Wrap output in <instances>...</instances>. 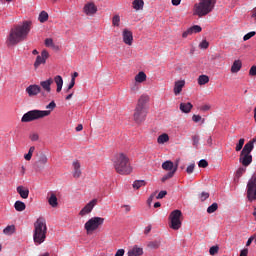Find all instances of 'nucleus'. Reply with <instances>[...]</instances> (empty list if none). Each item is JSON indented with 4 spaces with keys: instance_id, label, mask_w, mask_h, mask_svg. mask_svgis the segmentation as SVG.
<instances>
[{
    "instance_id": "obj_1",
    "label": "nucleus",
    "mask_w": 256,
    "mask_h": 256,
    "mask_svg": "<svg viewBox=\"0 0 256 256\" xmlns=\"http://www.w3.org/2000/svg\"><path fill=\"white\" fill-rule=\"evenodd\" d=\"M31 30V23L26 21L22 25L14 26L7 36L6 45L7 47H14L21 43V41H25L29 32Z\"/></svg>"
},
{
    "instance_id": "obj_2",
    "label": "nucleus",
    "mask_w": 256,
    "mask_h": 256,
    "mask_svg": "<svg viewBox=\"0 0 256 256\" xmlns=\"http://www.w3.org/2000/svg\"><path fill=\"white\" fill-rule=\"evenodd\" d=\"M114 168L120 175H129L133 168L130 165L128 156L124 153H117L113 159Z\"/></svg>"
},
{
    "instance_id": "obj_3",
    "label": "nucleus",
    "mask_w": 256,
    "mask_h": 256,
    "mask_svg": "<svg viewBox=\"0 0 256 256\" xmlns=\"http://www.w3.org/2000/svg\"><path fill=\"white\" fill-rule=\"evenodd\" d=\"M56 108V103L54 101L50 102L46 106V111L41 110H32L27 113H25L21 119L22 122H32L34 120L42 119L44 117H47L51 114V112Z\"/></svg>"
},
{
    "instance_id": "obj_4",
    "label": "nucleus",
    "mask_w": 256,
    "mask_h": 256,
    "mask_svg": "<svg viewBox=\"0 0 256 256\" xmlns=\"http://www.w3.org/2000/svg\"><path fill=\"white\" fill-rule=\"evenodd\" d=\"M47 235V224L46 220L42 217L38 218L34 223V234L33 239L35 244L41 245L45 242Z\"/></svg>"
},
{
    "instance_id": "obj_5",
    "label": "nucleus",
    "mask_w": 256,
    "mask_h": 256,
    "mask_svg": "<svg viewBox=\"0 0 256 256\" xmlns=\"http://www.w3.org/2000/svg\"><path fill=\"white\" fill-rule=\"evenodd\" d=\"M216 0H200L198 4L194 6V15L203 17L211 13L215 7Z\"/></svg>"
},
{
    "instance_id": "obj_6",
    "label": "nucleus",
    "mask_w": 256,
    "mask_h": 256,
    "mask_svg": "<svg viewBox=\"0 0 256 256\" xmlns=\"http://www.w3.org/2000/svg\"><path fill=\"white\" fill-rule=\"evenodd\" d=\"M253 152V146L252 144L244 145L242 148L240 155H239V163L243 167H249L253 162V155L251 154Z\"/></svg>"
},
{
    "instance_id": "obj_7",
    "label": "nucleus",
    "mask_w": 256,
    "mask_h": 256,
    "mask_svg": "<svg viewBox=\"0 0 256 256\" xmlns=\"http://www.w3.org/2000/svg\"><path fill=\"white\" fill-rule=\"evenodd\" d=\"M181 217H183V213L181 212V210H174L170 213L169 215L170 229L174 231H178L179 229H181V225H182Z\"/></svg>"
},
{
    "instance_id": "obj_8",
    "label": "nucleus",
    "mask_w": 256,
    "mask_h": 256,
    "mask_svg": "<svg viewBox=\"0 0 256 256\" xmlns=\"http://www.w3.org/2000/svg\"><path fill=\"white\" fill-rule=\"evenodd\" d=\"M103 223H104V218L92 217L85 223L84 228L87 234H90L97 231V229H99L100 225H103Z\"/></svg>"
},
{
    "instance_id": "obj_9",
    "label": "nucleus",
    "mask_w": 256,
    "mask_h": 256,
    "mask_svg": "<svg viewBox=\"0 0 256 256\" xmlns=\"http://www.w3.org/2000/svg\"><path fill=\"white\" fill-rule=\"evenodd\" d=\"M247 199L250 202L256 200V174L251 176L247 183Z\"/></svg>"
},
{
    "instance_id": "obj_10",
    "label": "nucleus",
    "mask_w": 256,
    "mask_h": 256,
    "mask_svg": "<svg viewBox=\"0 0 256 256\" xmlns=\"http://www.w3.org/2000/svg\"><path fill=\"white\" fill-rule=\"evenodd\" d=\"M147 114V109L136 106V109H134V121H136V123H142L143 121H145Z\"/></svg>"
},
{
    "instance_id": "obj_11",
    "label": "nucleus",
    "mask_w": 256,
    "mask_h": 256,
    "mask_svg": "<svg viewBox=\"0 0 256 256\" xmlns=\"http://www.w3.org/2000/svg\"><path fill=\"white\" fill-rule=\"evenodd\" d=\"M48 163V157L46 154H41L39 159L34 162L33 167L36 172H41L45 169L46 164Z\"/></svg>"
},
{
    "instance_id": "obj_12",
    "label": "nucleus",
    "mask_w": 256,
    "mask_h": 256,
    "mask_svg": "<svg viewBox=\"0 0 256 256\" xmlns=\"http://www.w3.org/2000/svg\"><path fill=\"white\" fill-rule=\"evenodd\" d=\"M49 58V53L47 50H43L41 55H38L36 58V61L34 63V67L35 69H38L39 66L41 65H45L46 64V60Z\"/></svg>"
},
{
    "instance_id": "obj_13",
    "label": "nucleus",
    "mask_w": 256,
    "mask_h": 256,
    "mask_svg": "<svg viewBox=\"0 0 256 256\" xmlns=\"http://www.w3.org/2000/svg\"><path fill=\"white\" fill-rule=\"evenodd\" d=\"M95 205H97V199H93L90 201L85 207L79 212L80 216H85L87 214H90L91 211L95 208Z\"/></svg>"
},
{
    "instance_id": "obj_14",
    "label": "nucleus",
    "mask_w": 256,
    "mask_h": 256,
    "mask_svg": "<svg viewBox=\"0 0 256 256\" xmlns=\"http://www.w3.org/2000/svg\"><path fill=\"white\" fill-rule=\"evenodd\" d=\"M122 36H123V42L125 45L131 46L133 44V41H134L133 33L130 30L124 29L122 32Z\"/></svg>"
},
{
    "instance_id": "obj_15",
    "label": "nucleus",
    "mask_w": 256,
    "mask_h": 256,
    "mask_svg": "<svg viewBox=\"0 0 256 256\" xmlns=\"http://www.w3.org/2000/svg\"><path fill=\"white\" fill-rule=\"evenodd\" d=\"M26 93L29 95V97L37 96L39 93H41V86H38V84H31L26 88Z\"/></svg>"
},
{
    "instance_id": "obj_16",
    "label": "nucleus",
    "mask_w": 256,
    "mask_h": 256,
    "mask_svg": "<svg viewBox=\"0 0 256 256\" xmlns=\"http://www.w3.org/2000/svg\"><path fill=\"white\" fill-rule=\"evenodd\" d=\"M83 12L87 16L94 15L95 13H97V6L93 4V2H88V4H86L83 8Z\"/></svg>"
},
{
    "instance_id": "obj_17",
    "label": "nucleus",
    "mask_w": 256,
    "mask_h": 256,
    "mask_svg": "<svg viewBox=\"0 0 256 256\" xmlns=\"http://www.w3.org/2000/svg\"><path fill=\"white\" fill-rule=\"evenodd\" d=\"M150 101V97L148 95H142L140 96V99H138V104H136V107L148 110L147 104Z\"/></svg>"
},
{
    "instance_id": "obj_18",
    "label": "nucleus",
    "mask_w": 256,
    "mask_h": 256,
    "mask_svg": "<svg viewBox=\"0 0 256 256\" xmlns=\"http://www.w3.org/2000/svg\"><path fill=\"white\" fill-rule=\"evenodd\" d=\"M73 177L78 179L82 175L81 163L78 160L73 161Z\"/></svg>"
},
{
    "instance_id": "obj_19",
    "label": "nucleus",
    "mask_w": 256,
    "mask_h": 256,
    "mask_svg": "<svg viewBox=\"0 0 256 256\" xmlns=\"http://www.w3.org/2000/svg\"><path fill=\"white\" fill-rule=\"evenodd\" d=\"M143 254H144L143 248L139 247L138 245H134L128 251V256H142Z\"/></svg>"
},
{
    "instance_id": "obj_20",
    "label": "nucleus",
    "mask_w": 256,
    "mask_h": 256,
    "mask_svg": "<svg viewBox=\"0 0 256 256\" xmlns=\"http://www.w3.org/2000/svg\"><path fill=\"white\" fill-rule=\"evenodd\" d=\"M185 87V80H178L174 84V94L175 96H178L183 91V88Z\"/></svg>"
},
{
    "instance_id": "obj_21",
    "label": "nucleus",
    "mask_w": 256,
    "mask_h": 256,
    "mask_svg": "<svg viewBox=\"0 0 256 256\" xmlns=\"http://www.w3.org/2000/svg\"><path fill=\"white\" fill-rule=\"evenodd\" d=\"M54 80L53 78H48L44 81L40 82L41 87L46 91V93L51 92V85L53 84Z\"/></svg>"
},
{
    "instance_id": "obj_22",
    "label": "nucleus",
    "mask_w": 256,
    "mask_h": 256,
    "mask_svg": "<svg viewBox=\"0 0 256 256\" xmlns=\"http://www.w3.org/2000/svg\"><path fill=\"white\" fill-rule=\"evenodd\" d=\"M54 82L56 84V92L60 93L62 91L63 84H64L63 77L61 75H56L54 77Z\"/></svg>"
},
{
    "instance_id": "obj_23",
    "label": "nucleus",
    "mask_w": 256,
    "mask_h": 256,
    "mask_svg": "<svg viewBox=\"0 0 256 256\" xmlns=\"http://www.w3.org/2000/svg\"><path fill=\"white\" fill-rule=\"evenodd\" d=\"M16 190L22 199H27L29 197V189L23 186H18Z\"/></svg>"
},
{
    "instance_id": "obj_24",
    "label": "nucleus",
    "mask_w": 256,
    "mask_h": 256,
    "mask_svg": "<svg viewBox=\"0 0 256 256\" xmlns=\"http://www.w3.org/2000/svg\"><path fill=\"white\" fill-rule=\"evenodd\" d=\"M161 243H162L161 239L149 241L147 243V248L152 249V250H157L160 248Z\"/></svg>"
},
{
    "instance_id": "obj_25",
    "label": "nucleus",
    "mask_w": 256,
    "mask_h": 256,
    "mask_svg": "<svg viewBox=\"0 0 256 256\" xmlns=\"http://www.w3.org/2000/svg\"><path fill=\"white\" fill-rule=\"evenodd\" d=\"M242 68V62L241 60H235L231 66V73H238Z\"/></svg>"
},
{
    "instance_id": "obj_26",
    "label": "nucleus",
    "mask_w": 256,
    "mask_h": 256,
    "mask_svg": "<svg viewBox=\"0 0 256 256\" xmlns=\"http://www.w3.org/2000/svg\"><path fill=\"white\" fill-rule=\"evenodd\" d=\"M169 141H170V137L167 133H163V134L159 135L157 138V143L159 145H164V144L168 143Z\"/></svg>"
},
{
    "instance_id": "obj_27",
    "label": "nucleus",
    "mask_w": 256,
    "mask_h": 256,
    "mask_svg": "<svg viewBox=\"0 0 256 256\" xmlns=\"http://www.w3.org/2000/svg\"><path fill=\"white\" fill-rule=\"evenodd\" d=\"M162 169L165 171H173L175 169L174 162L167 160L162 163Z\"/></svg>"
},
{
    "instance_id": "obj_28",
    "label": "nucleus",
    "mask_w": 256,
    "mask_h": 256,
    "mask_svg": "<svg viewBox=\"0 0 256 256\" xmlns=\"http://www.w3.org/2000/svg\"><path fill=\"white\" fill-rule=\"evenodd\" d=\"M178 170V165H176L173 170L169 171L167 174H165L164 177L161 178V181L162 182H166L167 180L171 179L174 177L175 173L177 172Z\"/></svg>"
},
{
    "instance_id": "obj_29",
    "label": "nucleus",
    "mask_w": 256,
    "mask_h": 256,
    "mask_svg": "<svg viewBox=\"0 0 256 256\" xmlns=\"http://www.w3.org/2000/svg\"><path fill=\"white\" fill-rule=\"evenodd\" d=\"M134 80H136V83H143L147 80V75L145 72L140 71L138 72V74H136Z\"/></svg>"
},
{
    "instance_id": "obj_30",
    "label": "nucleus",
    "mask_w": 256,
    "mask_h": 256,
    "mask_svg": "<svg viewBox=\"0 0 256 256\" xmlns=\"http://www.w3.org/2000/svg\"><path fill=\"white\" fill-rule=\"evenodd\" d=\"M48 204H50L52 208H56L58 206V198L54 193L50 194V197H48Z\"/></svg>"
},
{
    "instance_id": "obj_31",
    "label": "nucleus",
    "mask_w": 256,
    "mask_h": 256,
    "mask_svg": "<svg viewBox=\"0 0 256 256\" xmlns=\"http://www.w3.org/2000/svg\"><path fill=\"white\" fill-rule=\"evenodd\" d=\"M193 108V105L191 103H181L180 104V110L183 113H189L191 111V109Z\"/></svg>"
},
{
    "instance_id": "obj_32",
    "label": "nucleus",
    "mask_w": 256,
    "mask_h": 256,
    "mask_svg": "<svg viewBox=\"0 0 256 256\" xmlns=\"http://www.w3.org/2000/svg\"><path fill=\"white\" fill-rule=\"evenodd\" d=\"M132 5H133L134 10H136V11L143 10L144 0H134Z\"/></svg>"
},
{
    "instance_id": "obj_33",
    "label": "nucleus",
    "mask_w": 256,
    "mask_h": 256,
    "mask_svg": "<svg viewBox=\"0 0 256 256\" xmlns=\"http://www.w3.org/2000/svg\"><path fill=\"white\" fill-rule=\"evenodd\" d=\"M14 208L16 209V211L22 212L26 209V205L22 201H16L14 204Z\"/></svg>"
},
{
    "instance_id": "obj_34",
    "label": "nucleus",
    "mask_w": 256,
    "mask_h": 256,
    "mask_svg": "<svg viewBox=\"0 0 256 256\" xmlns=\"http://www.w3.org/2000/svg\"><path fill=\"white\" fill-rule=\"evenodd\" d=\"M207 83H209V77L207 75L202 74L198 77V84L200 86L206 85Z\"/></svg>"
},
{
    "instance_id": "obj_35",
    "label": "nucleus",
    "mask_w": 256,
    "mask_h": 256,
    "mask_svg": "<svg viewBox=\"0 0 256 256\" xmlns=\"http://www.w3.org/2000/svg\"><path fill=\"white\" fill-rule=\"evenodd\" d=\"M45 45L46 47H51L53 50H59V47L55 45L52 38H46Z\"/></svg>"
},
{
    "instance_id": "obj_36",
    "label": "nucleus",
    "mask_w": 256,
    "mask_h": 256,
    "mask_svg": "<svg viewBox=\"0 0 256 256\" xmlns=\"http://www.w3.org/2000/svg\"><path fill=\"white\" fill-rule=\"evenodd\" d=\"M247 171V167L245 166H240L235 173L236 178H241Z\"/></svg>"
},
{
    "instance_id": "obj_37",
    "label": "nucleus",
    "mask_w": 256,
    "mask_h": 256,
    "mask_svg": "<svg viewBox=\"0 0 256 256\" xmlns=\"http://www.w3.org/2000/svg\"><path fill=\"white\" fill-rule=\"evenodd\" d=\"M146 186L145 180H134L133 187L136 190H139L141 187Z\"/></svg>"
},
{
    "instance_id": "obj_38",
    "label": "nucleus",
    "mask_w": 256,
    "mask_h": 256,
    "mask_svg": "<svg viewBox=\"0 0 256 256\" xmlns=\"http://www.w3.org/2000/svg\"><path fill=\"white\" fill-rule=\"evenodd\" d=\"M244 144H245V139L244 138L239 139L238 143L235 146V151L240 152L243 149Z\"/></svg>"
},
{
    "instance_id": "obj_39",
    "label": "nucleus",
    "mask_w": 256,
    "mask_h": 256,
    "mask_svg": "<svg viewBox=\"0 0 256 256\" xmlns=\"http://www.w3.org/2000/svg\"><path fill=\"white\" fill-rule=\"evenodd\" d=\"M48 19H49L48 13L45 12V11H42V12L40 13V15H39V21H40L41 23H44V22H46Z\"/></svg>"
},
{
    "instance_id": "obj_40",
    "label": "nucleus",
    "mask_w": 256,
    "mask_h": 256,
    "mask_svg": "<svg viewBox=\"0 0 256 256\" xmlns=\"http://www.w3.org/2000/svg\"><path fill=\"white\" fill-rule=\"evenodd\" d=\"M14 231H15V227H14V225H11V226H7L6 228H4L3 233L5 235H12L14 233Z\"/></svg>"
},
{
    "instance_id": "obj_41",
    "label": "nucleus",
    "mask_w": 256,
    "mask_h": 256,
    "mask_svg": "<svg viewBox=\"0 0 256 256\" xmlns=\"http://www.w3.org/2000/svg\"><path fill=\"white\" fill-rule=\"evenodd\" d=\"M140 90V86L137 82H134L131 86V93L132 94H137Z\"/></svg>"
},
{
    "instance_id": "obj_42",
    "label": "nucleus",
    "mask_w": 256,
    "mask_h": 256,
    "mask_svg": "<svg viewBox=\"0 0 256 256\" xmlns=\"http://www.w3.org/2000/svg\"><path fill=\"white\" fill-rule=\"evenodd\" d=\"M192 141H193V146H194L195 148H198V146H199V141H200L199 135H198V134L193 135V136H192Z\"/></svg>"
},
{
    "instance_id": "obj_43",
    "label": "nucleus",
    "mask_w": 256,
    "mask_h": 256,
    "mask_svg": "<svg viewBox=\"0 0 256 256\" xmlns=\"http://www.w3.org/2000/svg\"><path fill=\"white\" fill-rule=\"evenodd\" d=\"M219 252V246L218 245H215V246H212L209 250V253L211 256H215L216 254H218Z\"/></svg>"
},
{
    "instance_id": "obj_44",
    "label": "nucleus",
    "mask_w": 256,
    "mask_h": 256,
    "mask_svg": "<svg viewBox=\"0 0 256 256\" xmlns=\"http://www.w3.org/2000/svg\"><path fill=\"white\" fill-rule=\"evenodd\" d=\"M218 209V204L213 203L211 206L208 207L207 212L209 214L214 213Z\"/></svg>"
},
{
    "instance_id": "obj_45",
    "label": "nucleus",
    "mask_w": 256,
    "mask_h": 256,
    "mask_svg": "<svg viewBox=\"0 0 256 256\" xmlns=\"http://www.w3.org/2000/svg\"><path fill=\"white\" fill-rule=\"evenodd\" d=\"M256 35V32L252 31L244 35L243 41H249L253 36Z\"/></svg>"
},
{
    "instance_id": "obj_46",
    "label": "nucleus",
    "mask_w": 256,
    "mask_h": 256,
    "mask_svg": "<svg viewBox=\"0 0 256 256\" xmlns=\"http://www.w3.org/2000/svg\"><path fill=\"white\" fill-rule=\"evenodd\" d=\"M29 139L32 141V142H37L39 140V134L38 133H31L30 136H29Z\"/></svg>"
},
{
    "instance_id": "obj_47",
    "label": "nucleus",
    "mask_w": 256,
    "mask_h": 256,
    "mask_svg": "<svg viewBox=\"0 0 256 256\" xmlns=\"http://www.w3.org/2000/svg\"><path fill=\"white\" fill-rule=\"evenodd\" d=\"M194 168H195V163H191L190 165L187 166L186 168V172L187 174H192L194 172Z\"/></svg>"
},
{
    "instance_id": "obj_48",
    "label": "nucleus",
    "mask_w": 256,
    "mask_h": 256,
    "mask_svg": "<svg viewBox=\"0 0 256 256\" xmlns=\"http://www.w3.org/2000/svg\"><path fill=\"white\" fill-rule=\"evenodd\" d=\"M113 26H119L120 25V17L118 15H115L112 20Z\"/></svg>"
},
{
    "instance_id": "obj_49",
    "label": "nucleus",
    "mask_w": 256,
    "mask_h": 256,
    "mask_svg": "<svg viewBox=\"0 0 256 256\" xmlns=\"http://www.w3.org/2000/svg\"><path fill=\"white\" fill-rule=\"evenodd\" d=\"M200 49H203V50H207L208 47H209V42L206 41V40H203L200 45H199Z\"/></svg>"
},
{
    "instance_id": "obj_50",
    "label": "nucleus",
    "mask_w": 256,
    "mask_h": 256,
    "mask_svg": "<svg viewBox=\"0 0 256 256\" xmlns=\"http://www.w3.org/2000/svg\"><path fill=\"white\" fill-rule=\"evenodd\" d=\"M198 166H199L200 168H207V167H208V162H207V160L201 159V160L199 161V163H198Z\"/></svg>"
},
{
    "instance_id": "obj_51",
    "label": "nucleus",
    "mask_w": 256,
    "mask_h": 256,
    "mask_svg": "<svg viewBox=\"0 0 256 256\" xmlns=\"http://www.w3.org/2000/svg\"><path fill=\"white\" fill-rule=\"evenodd\" d=\"M76 81L74 79H71L66 92L68 93L71 89H73L75 87Z\"/></svg>"
},
{
    "instance_id": "obj_52",
    "label": "nucleus",
    "mask_w": 256,
    "mask_h": 256,
    "mask_svg": "<svg viewBox=\"0 0 256 256\" xmlns=\"http://www.w3.org/2000/svg\"><path fill=\"white\" fill-rule=\"evenodd\" d=\"M209 196H210L209 193L202 192L201 195H200V199H201L202 202H204L206 199L209 198Z\"/></svg>"
},
{
    "instance_id": "obj_53",
    "label": "nucleus",
    "mask_w": 256,
    "mask_h": 256,
    "mask_svg": "<svg viewBox=\"0 0 256 256\" xmlns=\"http://www.w3.org/2000/svg\"><path fill=\"white\" fill-rule=\"evenodd\" d=\"M191 29L193 30V33H199L202 31V28L198 25L192 26Z\"/></svg>"
},
{
    "instance_id": "obj_54",
    "label": "nucleus",
    "mask_w": 256,
    "mask_h": 256,
    "mask_svg": "<svg viewBox=\"0 0 256 256\" xmlns=\"http://www.w3.org/2000/svg\"><path fill=\"white\" fill-rule=\"evenodd\" d=\"M167 194H168L167 191H161V192H159V194L157 195L156 199H163L164 197H166Z\"/></svg>"
},
{
    "instance_id": "obj_55",
    "label": "nucleus",
    "mask_w": 256,
    "mask_h": 256,
    "mask_svg": "<svg viewBox=\"0 0 256 256\" xmlns=\"http://www.w3.org/2000/svg\"><path fill=\"white\" fill-rule=\"evenodd\" d=\"M249 75L256 76V66L255 65L250 68Z\"/></svg>"
},
{
    "instance_id": "obj_56",
    "label": "nucleus",
    "mask_w": 256,
    "mask_h": 256,
    "mask_svg": "<svg viewBox=\"0 0 256 256\" xmlns=\"http://www.w3.org/2000/svg\"><path fill=\"white\" fill-rule=\"evenodd\" d=\"M249 253V249L248 248H244L240 251L239 256H248Z\"/></svg>"
},
{
    "instance_id": "obj_57",
    "label": "nucleus",
    "mask_w": 256,
    "mask_h": 256,
    "mask_svg": "<svg viewBox=\"0 0 256 256\" xmlns=\"http://www.w3.org/2000/svg\"><path fill=\"white\" fill-rule=\"evenodd\" d=\"M256 143V136L252 139V140H250L249 142H247L246 144H245V146H248V145H252V150H254V144Z\"/></svg>"
},
{
    "instance_id": "obj_58",
    "label": "nucleus",
    "mask_w": 256,
    "mask_h": 256,
    "mask_svg": "<svg viewBox=\"0 0 256 256\" xmlns=\"http://www.w3.org/2000/svg\"><path fill=\"white\" fill-rule=\"evenodd\" d=\"M125 255V250L123 248L118 249L117 252L115 253V256H124Z\"/></svg>"
},
{
    "instance_id": "obj_59",
    "label": "nucleus",
    "mask_w": 256,
    "mask_h": 256,
    "mask_svg": "<svg viewBox=\"0 0 256 256\" xmlns=\"http://www.w3.org/2000/svg\"><path fill=\"white\" fill-rule=\"evenodd\" d=\"M152 231V225H148L147 227H145L144 229V234L148 235L150 234V232Z\"/></svg>"
},
{
    "instance_id": "obj_60",
    "label": "nucleus",
    "mask_w": 256,
    "mask_h": 256,
    "mask_svg": "<svg viewBox=\"0 0 256 256\" xmlns=\"http://www.w3.org/2000/svg\"><path fill=\"white\" fill-rule=\"evenodd\" d=\"M202 119V117L200 116V115H194L193 117H192V120L194 121V122H199L200 120Z\"/></svg>"
},
{
    "instance_id": "obj_61",
    "label": "nucleus",
    "mask_w": 256,
    "mask_h": 256,
    "mask_svg": "<svg viewBox=\"0 0 256 256\" xmlns=\"http://www.w3.org/2000/svg\"><path fill=\"white\" fill-rule=\"evenodd\" d=\"M253 241H254V237L252 236V237H250V238L247 240V242H246V247L251 246V244L253 243Z\"/></svg>"
},
{
    "instance_id": "obj_62",
    "label": "nucleus",
    "mask_w": 256,
    "mask_h": 256,
    "mask_svg": "<svg viewBox=\"0 0 256 256\" xmlns=\"http://www.w3.org/2000/svg\"><path fill=\"white\" fill-rule=\"evenodd\" d=\"M32 156H33L32 154L27 153V154H25L24 159H25L26 161H30L31 158H32Z\"/></svg>"
},
{
    "instance_id": "obj_63",
    "label": "nucleus",
    "mask_w": 256,
    "mask_h": 256,
    "mask_svg": "<svg viewBox=\"0 0 256 256\" xmlns=\"http://www.w3.org/2000/svg\"><path fill=\"white\" fill-rule=\"evenodd\" d=\"M179 4H181V0H172L173 6H179Z\"/></svg>"
},
{
    "instance_id": "obj_64",
    "label": "nucleus",
    "mask_w": 256,
    "mask_h": 256,
    "mask_svg": "<svg viewBox=\"0 0 256 256\" xmlns=\"http://www.w3.org/2000/svg\"><path fill=\"white\" fill-rule=\"evenodd\" d=\"M252 18H254L256 22V7L252 10Z\"/></svg>"
}]
</instances>
